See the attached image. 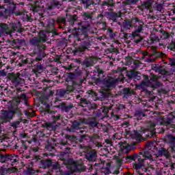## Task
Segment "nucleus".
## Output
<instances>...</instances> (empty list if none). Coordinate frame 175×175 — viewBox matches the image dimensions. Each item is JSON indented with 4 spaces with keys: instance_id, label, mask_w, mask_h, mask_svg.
<instances>
[{
    "instance_id": "obj_1",
    "label": "nucleus",
    "mask_w": 175,
    "mask_h": 175,
    "mask_svg": "<svg viewBox=\"0 0 175 175\" xmlns=\"http://www.w3.org/2000/svg\"><path fill=\"white\" fill-rule=\"evenodd\" d=\"M81 16L83 22L80 23L76 21L77 16H70L68 19V23L71 27H74L75 31L80 29L81 32H76L74 33V38L75 40L78 42H82L80 46L75 48L74 50L75 54H80L83 51H87L91 49V36L88 35L90 31H91V23H92V14L90 12H82Z\"/></svg>"
},
{
    "instance_id": "obj_2",
    "label": "nucleus",
    "mask_w": 175,
    "mask_h": 175,
    "mask_svg": "<svg viewBox=\"0 0 175 175\" xmlns=\"http://www.w3.org/2000/svg\"><path fill=\"white\" fill-rule=\"evenodd\" d=\"M119 144H120L121 150L116 159L119 165H121L122 162H132V161H135V169H140V167L144 166L146 162L148 163V166H154L157 163V159H155L154 156H152L148 151L144 152L143 157H144L145 159L143 160L136 154H129V150L126 148V146H128L127 143L120 142H119Z\"/></svg>"
},
{
    "instance_id": "obj_3",
    "label": "nucleus",
    "mask_w": 175,
    "mask_h": 175,
    "mask_svg": "<svg viewBox=\"0 0 175 175\" xmlns=\"http://www.w3.org/2000/svg\"><path fill=\"white\" fill-rule=\"evenodd\" d=\"M119 25L121 28V32L131 31L133 27H135V31L132 32L131 35L137 43L142 42V38L139 36V33H142L143 25H144V22L142 19L134 16L131 19L124 20L122 23H119Z\"/></svg>"
},
{
    "instance_id": "obj_4",
    "label": "nucleus",
    "mask_w": 175,
    "mask_h": 175,
    "mask_svg": "<svg viewBox=\"0 0 175 175\" xmlns=\"http://www.w3.org/2000/svg\"><path fill=\"white\" fill-rule=\"evenodd\" d=\"M117 72H119L120 74L118 79H114L112 77H107V78L104 79L103 84L107 87V88H114L116 87V84L118 81H124L125 79V77L122 72H125L126 76H128L129 79H135V80H140L142 75L136 71H127L126 68L125 67H119L117 69Z\"/></svg>"
},
{
    "instance_id": "obj_5",
    "label": "nucleus",
    "mask_w": 175,
    "mask_h": 175,
    "mask_svg": "<svg viewBox=\"0 0 175 175\" xmlns=\"http://www.w3.org/2000/svg\"><path fill=\"white\" fill-rule=\"evenodd\" d=\"M49 38V32L41 31L39 33V37H33L29 40V44L34 47L38 53H43L46 50L45 42H47Z\"/></svg>"
},
{
    "instance_id": "obj_6",
    "label": "nucleus",
    "mask_w": 175,
    "mask_h": 175,
    "mask_svg": "<svg viewBox=\"0 0 175 175\" xmlns=\"http://www.w3.org/2000/svg\"><path fill=\"white\" fill-rule=\"evenodd\" d=\"M0 32L2 35H10L11 38L16 32L21 33V23L16 21L10 23L9 25L0 23Z\"/></svg>"
},
{
    "instance_id": "obj_7",
    "label": "nucleus",
    "mask_w": 175,
    "mask_h": 175,
    "mask_svg": "<svg viewBox=\"0 0 175 175\" xmlns=\"http://www.w3.org/2000/svg\"><path fill=\"white\" fill-rule=\"evenodd\" d=\"M5 3H8L7 8L0 5V18H8L10 14H14L16 10V5L13 0H3Z\"/></svg>"
},
{
    "instance_id": "obj_8",
    "label": "nucleus",
    "mask_w": 175,
    "mask_h": 175,
    "mask_svg": "<svg viewBox=\"0 0 175 175\" xmlns=\"http://www.w3.org/2000/svg\"><path fill=\"white\" fill-rule=\"evenodd\" d=\"M14 114H17L18 117H21V116L23 115L21 113V111L18 109V108H16L13 111H3L1 113V116H0V124H3L4 122H9L10 120H13V117H14Z\"/></svg>"
},
{
    "instance_id": "obj_9",
    "label": "nucleus",
    "mask_w": 175,
    "mask_h": 175,
    "mask_svg": "<svg viewBox=\"0 0 175 175\" xmlns=\"http://www.w3.org/2000/svg\"><path fill=\"white\" fill-rule=\"evenodd\" d=\"M157 124H160V125H163L165 127L163 128V132H165V129L172 132V133H175V124H172L173 122V118H167L166 119H163L161 117L157 118Z\"/></svg>"
},
{
    "instance_id": "obj_10",
    "label": "nucleus",
    "mask_w": 175,
    "mask_h": 175,
    "mask_svg": "<svg viewBox=\"0 0 175 175\" xmlns=\"http://www.w3.org/2000/svg\"><path fill=\"white\" fill-rule=\"evenodd\" d=\"M64 164L69 170L64 172V175H72L74 172L79 169V163L75 161L72 159H68L64 161Z\"/></svg>"
},
{
    "instance_id": "obj_11",
    "label": "nucleus",
    "mask_w": 175,
    "mask_h": 175,
    "mask_svg": "<svg viewBox=\"0 0 175 175\" xmlns=\"http://www.w3.org/2000/svg\"><path fill=\"white\" fill-rule=\"evenodd\" d=\"M157 77H154L153 78H150V79H147L143 81L142 83V85L144 87H152V88H159V87H162V83L158 81Z\"/></svg>"
},
{
    "instance_id": "obj_12",
    "label": "nucleus",
    "mask_w": 175,
    "mask_h": 175,
    "mask_svg": "<svg viewBox=\"0 0 175 175\" xmlns=\"http://www.w3.org/2000/svg\"><path fill=\"white\" fill-rule=\"evenodd\" d=\"M165 143L168 146V151L172 154H175V137L172 134L165 136Z\"/></svg>"
},
{
    "instance_id": "obj_13",
    "label": "nucleus",
    "mask_w": 175,
    "mask_h": 175,
    "mask_svg": "<svg viewBox=\"0 0 175 175\" xmlns=\"http://www.w3.org/2000/svg\"><path fill=\"white\" fill-rule=\"evenodd\" d=\"M122 16V12L121 11L118 12H106V17L108 20H111L114 23H117L118 18H121Z\"/></svg>"
},
{
    "instance_id": "obj_14",
    "label": "nucleus",
    "mask_w": 175,
    "mask_h": 175,
    "mask_svg": "<svg viewBox=\"0 0 175 175\" xmlns=\"http://www.w3.org/2000/svg\"><path fill=\"white\" fill-rule=\"evenodd\" d=\"M62 5V4L58 1H53L46 4L45 10H54V9H59Z\"/></svg>"
},
{
    "instance_id": "obj_15",
    "label": "nucleus",
    "mask_w": 175,
    "mask_h": 175,
    "mask_svg": "<svg viewBox=\"0 0 175 175\" xmlns=\"http://www.w3.org/2000/svg\"><path fill=\"white\" fill-rule=\"evenodd\" d=\"M86 159L90 162H95L98 158V152L95 150H92L89 151L85 154Z\"/></svg>"
},
{
    "instance_id": "obj_16",
    "label": "nucleus",
    "mask_w": 175,
    "mask_h": 175,
    "mask_svg": "<svg viewBox=\"0 0 175 175\" xmlns=\"http://www.w3.org/2000/svg\"><path fill=\"white\" fill-rule=\"evenodd\" d=\"M59 144L61 150H64L62 152V155H64V154H70V148H69L68 142L65 141H60Z\"/></svg>"
},
{
    "instance_id": "obj_17",
    "label": "nucleus",
    "mask_w": 175,
    "mask_h": 175,
    "mask_svg": "<svg viewBox=\"0 0 175 175\" xmlns=\"http://www.w3.org/2000/svg\"><path fill=\"white\" fill-rule=\"evenodd\" d=\"M163 155L166 158H170V153L166 150L165 148H160L158 150L157 152L156 153L155 157H163Z\"/></svg>"
},
{
    "instance_id": "obj_18",
    "label": "nucleus",
    "mask_w": 175,
    "mask_h": 175,
    "mask_svg": "<svg viewBox=\"0 0 175 175\" xmlns=\"http://www.w3.org/2000/svg\"><path fill=\"white\" fill-rule=\"evenodd\" d=\"M87 124L90 126V129H92V128H99V126H102V124L98 123L95 119L87 120Z\"/></svg>"
},
{
    "instance_id": "obj_19",
    "label": "nucleus",
    "mask_w": 175,
    "mask_h": 175,
    "mask_svg": "<svg viewBox=\"0 0 175 175\" xmlns=\"http://www.w3.org/2000/svg\"><path fill=\"white\" fill-rule=\"evenodd\" d=\"M57 109H60L62 111H65L68 113V111H70V109L73 107L70 105H66L65 103L59 104L57 106Z\"/></svg>"
},
{
    "instance_id": "obj_20",
    "label": "nucleus",
    "mask_w": 175,
    "mask_h": 175,
    "mask_svg": "<svg viewBox=\"0 0 175 175\" xmlns=\"http://www.w3.org/2000/svg\"><path fill=\"white\" fill-rule=\"evenodd\" d=\"M10 126H12V128H13V129L15 131L18 129V128H21V119L13 121L12 122L10 123Z\"/></svg>"
},
{
    "instance_id": "obj_21",
    "label": "nucleus",
    "mask_w": 175,
    "mask_h": 175,
    "mask_svg": "<svg viewBox=\"0 0 175 175\" xmlns=\"http://www.w3.org/2000/svg\"><path fill=\"white\" fill-rule=\"evenodd\" d=\"M11 81L14 85H18L21 83V79L18 75H14L11 77Z\"/></svg>"
},
{
    "instance_id": "obj_22",
    "label": "nucleus",
    "mask_w": 175,
    "mask_h": 175,
    "mask_svg": "<svg viewBox=\"0 0 175 175\" xmlns=\"http://www.w3.org/2000/svg\"><path fill=\"white\" fill-rule=\"evenodd\" d=\"M122 94L124 98H126V99H128V98L131 96V95H133V91L128 88H125L123 89Z\"/></svg>"
},
{
    "instance_id": "obj_23",
    "label": "nucleus",
    "mask_w": 175,
    "mask_h": 175,
    "mask_svg": "<svg viewBox=\"0 0 175 175\" xmlns=\"http://www.w3.org/2000/svg\"><path fill=\"white\" fill-rule=\"evenodd\" d=\"M41 165H42L44 169H46V167H50V165H51V159H46L42 160Z\"/></svg>"
},
{
    "instance_id": "obj_24",
    "label": "nucleus",
    "mask_w": 175,
    "mask_h": 175,
    "mask_svg": "<svg viewBox=\"0 0 175 175\" xmlns=\"http://www.w3.org/2000/svg\"><path fill=\"white\" fill-rule=\"evenodd\" d=\"M9 159L12 166H14V165H17V162H18L17 156L14 154V155L10 154Z\"/></svg>"
},
{
    "instance_id": "obj_25",
    "label": "nucleus",
    "mask_w": 175,
    "mask_h": 175,
    "mask_svg": "<svg viewBox=\"0 0 175 175\" xmlns=\"http://www.w3.org/2000/svg\"><path fill=\"white\" fill-rule=\"evenodd\" d=\"M9 159L12 166H14V165H17V162H18L17 156L14 154V155L10 154Z\"/></svg>"
},
{
    "instance_id": "obj_26",
    "label": "nucleus",
    "mask_w": 175,
    "mask_h": 175,
    "mask_svg": "<svg viewBox=\"0 0 175 175\" xmlns=\"http://www.w3.org/2000/svg\"><path fill=\"white\" fill-rule=\"evenodd\" d=\"M150 42H149L150 44L154 43V42H158L159 40V37L158 36L151 33L150 36Z\"/></svg>"
},
{
    "instance_id": "obj_27",
    "label": "nucleus",
    "mask_w": 175,
    "mask_h": 175,
    "mask_svg": "<svg viewBox=\"0 0 175 175\" xmlns=\"http://www.w3.org/2000/svg\"><path fill=\"white\" fill-rule=\"evenodd\" d=\"M99 139H100V137L98 135V134H94L90 137V142H92L93 144H96V142Z\"/></svg>"
},
{
    "instance_id": "obj_28",
    "label": "nucleus",
    "mask_w": 175,
    "mask_h": 175,
    "mask_svg": "<svg viewBox=\"0 0 175 175\" xmlns=\"http://www.w3.org/2000/svg\"><path fill=\"white\" fill-rule=\"evenodd\" d=\"M147 129L149 132H150L151 133L150 136H152L155 133V124L154 123L150 124Z\"/></svg>"
},
{
    "instance_id": "obj_29",
    "label": "nucleus",
    "mask_w": 175,
    "mask_h": 175,
    "mask_svg": "<svg viewBox=\"0 0 175 175\" xmlns=\"http://www.w3.org/2000/svg\"><path fill=\"white\" fill-rule=\"evenodd\" d=\"M66 94H69V90H59L57 92V95H59V96H60V98H64V96H65V95H66Z\"/></svg>"
},
{
    "instance_id": "obj_30",
    "label": "nucleus",
    "mask_w": 175,
    "mask_h": 175,
    "mask_svg": "<svg viewBox=\"0 0 175 175\" xmlns=\"http://www.w3.org/2000/svg\"><path fill=\"white\" fill-rule=\"evenodd\" d=\"M160 32L161 33V39L165 40V39H169V38H170V34H169V33L163 30H161Z\"/></svg>"
},
{
    "instance_id": "obj_31",
    "label": "nucleus",
    "mask_w": 175,
    "mask_h": 175,
    "mask_svg": "<svg viewBox=\"0 0 175 175\" xmlns=\"http://www.w3.org/2000/svg\"><path fill=\"white\" fill-rule=\"evenodd\" d=\"M9 158H10V154H0V159L1 161L3 163L8 162V161H10Z\"/></svg>"
},
{
    "instance_id": "obj_32",
    "label": "nucleus",
    "mask_w": 175,
    "mask_h": 175,
    "mask_svg": "<svg viewBox=\"0 0 175 175\" xmlns=\"http://www.w3.org/2000/svg\"><path fill=\"white\" fill-rule=\"evenodd\" d=\"M72 129H81V123L75 120L72 124Z\"/></svg>"
},
{
    "instance_id": "obj_33",
    "label": "nucleus",
    "mask_w": 175,
    "mask_h": 175,
    "mask_svg": "<svg viewBox=\"0 0 175 175\" xmlns=\"http://www.w3.org/2000/svg\"><path fill=\"white\" fill-rule=\"evenodd\" d=\"M51 113L53 115L52 118H53L54 122H55L56 121H58V120H59V118H61V115L56 114L55 111H52V112H51Z\"/></svg>"
},
{
    "instance_id": "obj_34",
    "label": "nucleus",
    "mask_w": 175,
    "mask_h": 175,
    "mask_svg": "<svg viewBox=\"0 0 175 175\" xmlns=\"http://www.w3.org/2000/svg\"><path fill=\"white\" fill-rule=\"evenodd\" d=\"M144 116V113L141 111H136L135 112V118H137V120H142Z\"/></svg>"
},
{
    "instance_id": "obj_35",
    "label": "nucleus",
    "mask_w": 175,
    "mask_h": 175,
    "mask_svg": "<svg viewBox=\"0 0 175 175\" xmlns=\"http://www.w3.org/2000/svg\"><path fill=\"white\" fill-rule=\"evenodd\" d=\"M161 53L155 50V48L153 49V52L152 53V55H150V57H154V58H159V57H161Z\"/></svg>"
},
{
    "instance_id": "obj_36",
    "label": "nucleus",
    "mask_w": 175,
    "mask_h": 175,
    "mask_svg": "<svg viewBox=\"0 0 175 175\" xmlns=\"http://www.w3.org/2000/svg\"><path fill=\"white\" fill-rule=\"evenodd\" d=\"M83 64L86 68H90V66H92V60L90 59H86L83 62Z\"/></svg>"
},
{
    "instance_id": "obj_37",
    "label": "nucleus",
    "mask_w": 175,
    "mask_h": 175,
    "mask_svg": "<svg viewBox=\"0 0 175 175\" xmlns=\"http://www.w3.org/2000/svg\"><path fill=\"white\" fill-rule=\"evenodd\" d=\"M127 5H136L139 0H126Z\"/></svg>"
},
{
    "instance_id": "obj_38",
    "label": "nucleus",
    "mask_w": 175,
    "mask_h": 175,
    "mask_svg": "<svg viewBox=\"0 0 175 175\" xmlns=\"http://www.w3.org/2000/svg\"><path fill=\"white\" fill-rule=\"evenodd\" d=\"M33 12H35L36 13H40V12H42V8L38 5H35L33 7Z\"/></svg>"
},
{
    "instance_id": "obj_39",
    "label": "nucleus",
    "mask_w": 175,
    "mask_h": 175,
    "mask_svg": "<svg viewBox=\"0 0 175 175\" xmlns=\"http://www.w3.org/2000/svg\"><path fill=\"white\" fill-rule=\"evenodd\" d=\"M52 167H53V170H55V172H58V171H59L60 165H59V164L56 163L55 164H53Z\"/></svg>"
},
{
    "instance_id": "obj_40",
    "label": "nucleus",
    "mask_w": 175,
    "mask_h": 175,
    "mask_svg": "<svg viewBox=\"0 0 175 175\" xmlns=\"http://www.w3.org/2000/svg\"><path fill=\"white\" fill-rule=\"evenodd\" d=\"M55 24V21L54 19H50L49 23V26L52 28V29H54V25Z\"/></svg>"
},
{
    "instance_id": "obj_41",
    "label": "nucleus",
    "mask_w": 175,
    "mask_h": 175,
    "mask_svg": "<svg viewBox=\"0 0 175 175\" xmlns=\"http://www.w3.org/2000/svg\"><path fill=\"white\" fill-rule=\"evenodd\" d=\"M44 58V54H39L36 58V61L37 62H40L42 61V59H43Z\"/></svg>"
},
{
    "instance_id": "obj_42",
    "label": "nucleus",
    "mask_w": 175,
    "mask_h": 175,
    "mask_svg": "<svg viewBox=\"0 0 175 175\" xmlns=\"http://www.w3.org/2000/svg\"><path fill=\"white\" fill-rule=\"evenodd\" d=\"M107 32L109 35V37L113 39V38H114V36H116V34H114V33L113 32V30L111 29H107Z\"/></svg>"
},
{
    "instance_id": "obj_43",
    "label": "nucleus",
    "mask_w": 175,
    "mask_h": 175,
    "mask_svg": "<svg viewBox=\"0 0 175 175\" xmlns=\"http://www.w3.org/2000/svg\"><path fill=\"white\" fill-rule=\"evenodd\" d=\"M14 43H15L16 46H20L21 43H23V40L20 39H16L14 40Z\"/></svg>"
},
{
    "instance_id": "obj_44",
    "label": "nucleus",
    "mask_w": 175,
    "mask_h": 175,
    "mask_svg": "<svg viewBox=\"0 0 175 175\" xmlns=\"http://www.w3.org/2000/svg\"><path fill=\"white\" fill-rule=\"evenodd\" d=\"M156 9L158 12H162V9H163V8L162 7L161 4H157L156 5Z\"/></svg>"
},
{
    "instance_id": "obj_45",
    "label": "nucleus",
    "mask_w": 175,
    "mask_h": 175,
    "mask_svg": "<svg viewBox=\"0 0 175 175\" xmlns=\"http://www.w3.org/2000/svg\"><path fill=\"white\" fill-rule=\"evenodd\" d=\"M81 103L82 105H90V101L85 99H81Z\"/></svg>"
},
{
    "instance_id": "obj_46",
    "label": "nucleus",
    "mask_w": 175,
    "mask_h": 175,
    "mask_svg": "<svg viewBox=\"0 0 175 175\" xmlns=\"http://www.w3.org/2000/svg\"><path fill=\"white\" fill-rule=\"evenodd\" d=\"M100 2V0H92V5H98Z\"/></svg>"
},
{
    "instance_id": "obj_47",
    "label": "nucleus",
    "mask_w": 175,
    "mask_h": 175,
    "mask_svg": "<svg viewBox=\"0 0 175 175\" xmlns=\"http://www.w3.org/2000/svg\"><path fill=\"white\" fill-rule=\"evenodd\" d=\"M170 65L175 66V58H172L170 59Z\"/></svg>"
},
{
    "instance_id": "obj_48",
    "label": "nucleus",
    "mask_w": 175,
    "mask_h": 175,
    "mask_svg": "<svg viewBox=\"0 0 175 175\" xmlns=\"http://www.w3.org/2000/svg\"><path fill=\"white\" fill-rule=\"evenodd\" d=\"M94 146H96V147H103V146L102 145V143L100 142H98V141L96 142V144H94Z\"/></svg>"
},
{
    "instance_id": "obj_49",
    "label": "nucleus",
    "mask_w": 175,
    "mask_h": 175,
    "mask_svg": "<svg viewBox=\"0 0 175 175\" xmlns=\"http://www.w3.org/2000/svg\"><path fill=\"white\" fill-rule=\"evenodd\" d=\"M89 94L92 95V96H96V94L94 91H92V90H90L89 92Z\"/></svg>"
},
{
    "instance_id": "obj_50",
    "label": "nucleus",
    "mask_w": 175,
    "mask_h": 175,
    "mask_svg": "<svg viewBox=\"0 0 175 175\" xmlns=\"http://www.w3.org/2000/svg\"><path fill=\"white\" fill-rule=\"evenodd\" d=\"M73 76L75 75H70L68 78L67 79V81H73Z\"/></svg>"
},
{
    "instance_id": "obj_51",
    "label": "nucleus",
    "mask_w": 175,
    "mask_h": 175,
    "mask_svg": "<svg viewBox=\"0 0 175 175\" xmlns=\"http://www.w3.org/2000/svg\"><path fill=\"white\" fill-rule=\"evenodd\" d=\"M0 76H3V77L6 76V72H5L4 70H1V71L0 72Z\"/></svg>"
},
{
    "instance_id": "obj_52",
    "label": "nucleus",
    "mask_w": 175,
    "mask_h": 175,
    "mask_svg": "<svg viewBox=\"0 0 175 175\" xmlns=\"http://www.w3.org/2000/svg\"><path fill=\"white\" fill-rule=\"evenodd\" d=\"M42 105H44V106H45L46 109H49V107H50V105H49V104H47V103L44 101H42Z\"/></svg>"
},
{
    "instance_id": "obj_53",
    "label": "nucleus",
    "mask_w": 175,
    "mask_h": 175,
    "mask_svg": "<svg viewBox=\"0 0 175 175\" xmlns=\"http://www.w3.org/2000/svg\"><path fill=\"white\" fill-rule=\"evenodd\" d=\"M20 137H21V139H25V137H27V134H25V133H21L20 134Z\"/></svg>"
},
{
    "instance_id": "obj_54",
    "label": "nucleus",
    "mask_w": 175,
    "mask_h": 175,
    "mask_svg": "<svg viewBox=\"0 0 175 175\" xmlns=\"http://www.w3.org/2000/svg\"><path fill=\"white\" fill-rule=\"evenodd\" d=\"M37 69L38 70H43V66L42 65H38L37 66Z\"/></svg>"
},
{
    "instance_id": "obj_55",
    "label": "nucleus",
    "mask_w": 175,
    "mask_h": 175,
    "mask_svg": "<svg viewBox=\"0 0 175 175\" xmlns=\"http://www.w3.org/2000/svg\"><path fill=\"white\" fill-rule=\"evenodd\" d=\"M97 18L100 21L102 20L103 18V15H102V14H98Z\"/></svg>"
},
{
    "instance_id": "obj_56",
    "label": "nucleus",
    "mask_w": 175,
    "mask_h": 175,
    "mask_svg": "<svg viewBox=\"0 0 175 175\" xmlns=\"http://www.w3.org/2000/svg\"><path fill=\"white\" fill-rule=\"evenodd\" d=\"M21 99H24V100H25L27 99V96L24 94L21 95Z\"/></svg>"
},
{
    "instance_id": "obj_57",
    "label": "nucleus",
    "mask_w": 175,
    "mask_h": 175,
    "mask_svg": "<svg viewBox=\"0 0 175 175\" xmlns=\"http://www.w3.org/2000/svg\"><path fill=\"white\" fill-rule=\"evenodd\" d=\"M52 126V127H51ZM48 128H51L52 131H54L55 129V126H53V124L50 123L48 126Z\"/></svg>"
},
{
    "instance_id": "obj_58",
    "label": "nucleus",
    "mask_w": 175,
    "mask_h": 175,
    "mask_svg": "<svg viewBox=\"0 0 175 175\" xmlns=\"http://www.w3.org/2000/svg\"><path fill=\"white\" fill-rule=\"evenodd\" d=\"M25 116H27V117H31V113H29L28 111H25Z\"/></svg>"
},
{
    "instance_id": "obj_59",
    "label": "nucleus",
    "mask_w": 175,
    "mask_h": 175,
    "mask_svg": "<svg viewBox=\"0 0 175 175\" xmlns=\"http://www.w3.org/2000/svg\"><path fill=\"white\" fill-rule=\"evenodd\" d=\"M97 72H98V75H103V70H102L100 69H98Z\"/></svg>"
},
{
    "instance_id": "obj_60",
    "label": "nucleus",
    "mask_w": 175,
    "mask_h": 175,
    "mask_svg": "<svg viewBox=\"0 0 175 175\" xmlns=\"http://www.w3.org/2000/svg\"><path fill=\"white\" fill-rule=\"evenodd\" d=\"M120 174V170L119 169L115 170L114 172H113V174Z\"/></svg>"
},
{
    "instance_id": "obj_61",
    "label": "nucleus",
    "mask_w": 175,
    "mask_h": 175,
    "mask_svg": "<svg viewBox=\"0 0 175 175\" xmlns=\"http://www.w3.org/2000/svg\"><path fill=\"white\" fill-rule=\"evenodd\" d=\"M162 70L161 68V67H159L157 69H156V72H161Z\"/></svg>"
},
{
    "instance_id": "obj_62",
    "label": "nucleus",
    "mask_w": 175,
    "mask_h": 175,
    "mask_svg": "<svg viewBox=\"0 0 175 175\" xmlns=\"http://www.w3.org/2000/svg\"><path fill=\"white\" fill-rule=\"evenodd\" d=\"M105 143H107V144H111V142L109 139H105Z\"/></svg>"
},
{
    "instance_id": "obj_63",
    "label": "nucleus",
    "mask_w": 175,
    "mask_h": 175,
    "mask_svg": "<svg viewBox=\"0 0 175 175\" xmlns=\"http://www.w3.org/2000/svg\"><path fill=\"white\" fill-rule=\"evenodd\" d=\"M119 109H125V105H120L119 106Z\"/></svg>"
},
{
    "instance_id": "obj_64",
    "label": "nucleus",
    "mask_w": 175,
    "mask_h": 175,
    "mask_svg": "<svg viewBox=\"0 0 175 175\" xmlns=\"http://www.w3.org/2000/svg\"><path fill=\"white\" fill-rule=\"evenodd\" d=\"M60 21L61 23H65V18H60Z\"/></svg>"
}]
</instances>
